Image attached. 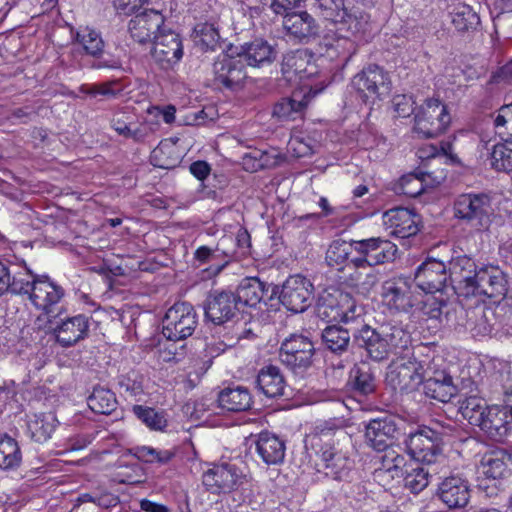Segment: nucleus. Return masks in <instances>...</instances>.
Returning a JSON list of instances; mask_svg holds the SVG:
<instances>
[{
  "instance_id": "nucleus-22",
  "label": "nucleus",
  "mask_w": 512,
  "mask_h": 512,
  "mask_svg": "<svg viewBox=\"0 0 512 512\" xmlns=\"http://www.w3.org/2000/svg\"><path fill=\"white\" fill-rule=\"evenodd\" d=\"M447 267L451 289L459 297L469 298L480 267L471 256L466 254L452 256L448 260Z\"/></svg>"
},
{
  "instance_id": "nucleus-18",
  "label": "nucleus",
  "mask_w": 512,
  "mask_h": 512,
  "mask_svg": "<svg viewBox=\"0 0 512 512\" xmlns=\"http://www.w3.org/2000/svg\"><path fill=\"white\" fill-rule=\"evenodd\" d=\"M314 286L302 276L293 275L286 279L279 294L280 303L293 313H303L312 303Z\"/></svg>"
},
{
  "instance_id": "nucleus-41",
  "label": "nucleus",
  "mask_w": 512,
  "mask_h": 512,
  "mask_svg": "<svg viewBox=\"0 0 512 512\" xmlns=\"http://www.w3.org/2000/svg\"><path fill=\"white\" fill-rule=\"evenodd\" d=\"M246 7L251 18L260 17L269 7L276 15L286 17L292 14L295 8L300 6L302 0H237Z\"/></svg>"
},
{
  "instance_id": "nucleus-28",
  "label": "nucleus",
  "mask_w": 512,
  "mask_h": 512,
  "mask_svg": "<svg viewBox=\"0 0 512 512\" xmlns=\"http://www.w3.org/2000/svg\"><path fill=\"white\" fill-rule=\"evenodd\" d=\"M283 27L290 37L301 44H309L320 38L322 30L317 20L307 11L286 15Z\"/></svg>"
},
{
  "instance_id": "nucleus-31",
  "label": "nucleus",
  "mask_w": 512,
  "mask_h": 512,
  "mask_svg": "<svg viewBox=\"0 0 512 512\" xmlns=\"http://www.w3.org/2000/svg\"><path fill=\"white\" fill-rule=\"evenodd\" d=\"M233 49L239 59L251 67L271 64L276 60L278 54L276 47L263 38H255Z\"/></svg>"
},
{
  "instance_id": "nucleus-8",
  "label": "nucleus",
  "mask_w": 512,
  "mask_h": 512,
  "mask_svg": "<svg viewBox=\"0 0 512 512\" xmlns=\"http://www.w3.org/2000/svg\"><path fill=\"white\" fill-rule=\"evenodd\" d=\"M450 122L447 105L438 98H427L416 109L413 131L425 139L435 138L445 132Z\"/></svg>"
},
{
  "instance_id": "nucleus-44",
  "label": "nucleus",
  "mask_w": 512,
  "mask_h": 512,
  "mask_svg": "<svg viewBox=\"0 0 512 512\" xmlns=\"http://www.w3.org/2000/svg\"><path fill=\"white\" fill-rule=\"evenodd\" d=\"M307 101L301 94H293L291 97L281 98L273 108V116L280 121H291L302 118Z\"/></svg>"
},
{
  "instance_id": "nucleus-45",
  "label": "nucleus",
  "mask_w": 512,
  "mask_h": 512,
  "mask_svg": "<svg viewBox=\"0 0 512 512\" xmlns=\"http://www.w3.org/2000/svg\"><path fill=\"white\" fill-rule=\"evenodd\" d=\"M153 166L161 169H174L182 160L181 153L175 143L161 141L150 156Z\"/></svg>"
},
{
  "instance_id": "nucleus-20",
  "label": "nucleus",
  "mask_w": 512,
  "mask_h": 512,
  "mask_svg": "<svg viewBox=\"0 0 512 512\" xmlns=\"http://www.w3.org/2000/svg\"><path fill=\"white\" fill-rule=\"evenodd\" d=\"M399 421L393 416L371 419L365 425L366 444L376 452H384L402 436Z\"/></svg>"
},
{
  "instance_id": "nucleus-46",
  "label": "nucleus",
  "mask_w": 512,
  "mask_h": 512,
  "mask_svg": "<svg viewBox=\"0 0 512 512\" xmlns=\"http://www.w3.org/2000/svg\"><path fill=\"white\" fill-rule=\"evenodd\" d=\"M347 34L348 35L336 37L324 36L323 38L325 54L331 59L334 57L340 58L343 64H346L350 60L356 50L354 41L350 39L352 35Z\"/></svg>"
},
{
  "instance_id": "nucleus-10",
  "label": "nucleus",
  "mask_w": 512,
  "mask_h": 512,
  "mask_svg": "<svg viewBox=\"0 0 512 512\" xmlns=\"http://www.w3.org/2000/svg\"><path fill=\"white\" fill-rule=\"evenodd\" d=\"M228 51L230 53L218 56L212 64V86L220 91L241 89L247 77L242 59L235 54L232 46Z\"/></svg>"
},
{
  "instance_id": "nucleus-33",
  "label": "nucleus",
  "mask_w": 512,
  "mask_h": 512,
  "mask_svg": "<svg viewBox=\"0 0 512 512\" xmlns=\"http://www.w3.org/2000/svg\"><path fill=\"white\" fill-rule=\"evenodd\" d=\"M164 16L156 10L150 9L135 15L128 25L131 37L140 44L151 41L164 25Z\"/></svg>"
},
{
  "instance_id": "nucleus-58",
  "label": "nucleus",
  "mask_w": 512,
  "mask_h": 512,
  "mask_svg": "<svg viewBox=\"0 0 512 512\" xmlns=\"http://www.w3.org/2000/svg\"><path fill=\"white\" fill-rule=\"evenodd\" d=\"M144 377L138 371L131 370L117 377V385L121 393L137 397L144 394Z\"/></svg>"
},
{
  "instance_id": "nucleus-29",
  "label": "nucleus",
  "mask_w": 512,
  "mask_h": 512,
  "mask_svg": "<svg viewBox=\"0 0 512 512\" xmlns=\"http://www.w3.org/2000/svg\"><path fill=\"white\" fill-rule=\"evenodd\" d=\"M444 293L438 297L427 299L424 305V313L431 320H436L440 326L456 329L459 323V315L463 313V308L456 301L445 298Z\"/></svg>"
},
{
  "instance_id": "nucleus-64",
  "label": "nucleus",
  "mask_w": 512,
  "mask_h": 512,
  "mask_svg": "<svg viewBox=\"0 0 512 512\" xmlns=\"http://www.w3.org/2000/svg\"><path fill=\"white\" fill-rule=\"evenodd\" d=\"M494 126L496 128H504L507 138L512 140V103L502 105L494 119Z\"/></svg>"
},
{
  "instance_id": "nucleus-16",
  "label": "nucleus",
  "mask_w": 512,
  "mask_h": 512,
  "mask_svg": "<svg viewBox=\"0 0 512 512\" xmlns=\"http://www.w3.org/2000/svg\"><path fill=\"white\" fill-rule=\"evenodd\" d=\"M424 394L437 401L447 403L457 394V386L446 369H441L435 360L426 361L422 372Z\"/></svg>"
},
{
  "instance_id": "nucleus-56",
  "label": "nucleus",
  "mask_w": 512,
  "mask_h": 512,
  "mask_svg": "<svg viewBox=\"0 0 512 512\" xmlns=\"http://www.w3.org/2000/svg\"><path fill=\"white\" fill-rule=\"evenodd\" d=\"M489 407L483 398L471 395L460 402L459 411L463 418L475 427Z\"/></svg>"
},
{
  "instance_id": "nucleus-15",
  "label": "nucleus",
  "mask_w": 512,
  "mask_h": 512,
  "mask_svg": "<svg viewBox=\"0 0 512 512\" xmlns=\"http://www.w3.org/2000/svg\"><path fill=\"white\" fill-rule=\"evenodd\" d=\"M205 319L214 325H224L233 321L241 309L230 289H212L203 303Z\"/></svg>"
},
{
  "instance_id": "nucleus-34",
  "label": "nucleus",
  "mask_w": 512,
  "mask_h": 512,
  "mask_svg": "<svg viewBox=\"0 0 512 512\" xmlns=\"http://www.w3.org/2000/svg\"><path fill=\"white\" fill-rule=\"evenodd\" d=\"M385 224L393 228V234L399 238H409L419 231V214L404 207H395L384 212Z\"/></svg>"
},
{
  "instance_id": "nucleus-42",
  "label": "nucleus",
  "mask_w": 512,
  "mask_h": 512,
  "mask_svg": "<svg viewBox=\"0 0 512 512\" xmlns=\"http://www.w3.org/2000/svg\"><path fill=\"white\" fill-rule=\"evenodd\" d=\"M264 281L258 277H246L240 281L235 291V298L241 311L245 307H256L263 300Z\"/></svg>"
},
{
  "instance_id": "nucleus-43",
  "label": "nucleus",
  "mask_w": 512,
  "mask_h": 512,
  "mask_svg": "<svg viewBox=\"0 0 512 512\" xmlns=\"http://www.w3.org/2000/svg\"><path fill=\"white\" fill-rule=\"evenodd\" d=\"M348 384L351 390L360 396L374 393L377 385L371 366L366 362L355 364L350 371Z\"/></svg>"
},
{
  "instance_id": "nucleus-38",
  "label": "nucleus",
  "mask_w": 512,
  "mask_h": 512,
  "mask_svg": "<svg viewBox=\"0 0 512 512\" xmlns=\"http://www.w3.org/2000/svg\"><path fill=\"white\" fill-rule=\"evenodd\" d=\"M257 454L267 465H277L283 462L285 457V441L269 431H262L255 441Z\"/></svg>"
},
{
  "instance_id": "nucleus-59",
  "label": "nucleus",
  "mask_w": 512,
  "mask_h": 512,
  "mask_svg": "<svg viewBox=\"0 0 512 512\" xmlns=\"http://www.w3.org/2000/svg\"><path fill=\"white\" fill-rule=\"evenodd\" d=\"M134 456L145 463L165 465L175 457V452L168 449L162 450L149 446H138L134 448Z\"/></svg>"
},
{
  "instance_id": "nucleus-37",
  "label": "nucleus",
  "mask_w": 512,
  "mask_h": 512,
  "mask_svg": "<svg viewBox=\"0 0 512 512\" xmlns=\"http://www.w3.org/2000/svg\"><path fill=\"white\" fill-rule=\"evenodd\" d=\"M511 464L512 454L503 448L485 452L480 460L483 475L493 480L508 477L511 473Z\"/></svg>"
},
{
  "instance_id": "nucleus-21",
  "label": "nucleus",
  "mask_w": 512,
  "mask_h": 512,
  "mask_svg": "<svg viewBox=\"0 0 512 512\" xmlns=\"http://www.w3.org/2000/svg\"><path fill=\"white\" fill-rule=\"evenodd\" d=\"M244 474L241 468L231 462L214 464L202 476L206 490L213 494L230 493L243 483Z\"/></svg>"
},
{
  "instance_id": "nucleus-17",
  "label": "nucleus",
  "mask_w": 512,
  "mask_h": 512,
  "mask_svg": "<svg viewBox=\"0 0 512 512\" xmlns=\"http://www.w3.org/2000/svg\"><path fill=\"white\" fill-rule=\"evenodd\" d=\"M316 7L324 20L339 25L338 30L351 35L363 32L367 24L363 15L348 12L344 0H316Z\"/></svg>"
},
{
  "instance_id": "nucleus-62",
  "label": "nucleus",
  "mask_w": 512,
  "mask_h": 512,
  "mask_svg": "<svg viewBox=\"0 0 512 512\" xmlns=\"http://www.w3.org/2000/svg\"><path fill=\"white\" fill-rule=\"evenodd\" d=\"M308 55L307 50H297L296 52L287 54L284 56L281 63V72L284 76L290 77V74L298 75L303 72V69H299L295 66V62H304Z\"/></svg>"
},
{
  "instance_id": "nucleus-50",
  "label": "nucleus",
  "mask_w": 512,
  "mask_h": 512,
  "mask_svg": "<svg viewBox=\"0 0 512 512\" xmlns=\"http://www.w3.org/2000/svg\"><path fill=\"white\" fill-rule=\"evenodd\" d=\"M57 424V419L52 413H41L35 415L33 420L28 422V431L32 440L43 443L51 438Z\"/></svg>"
},
{
  "instance_id": "nucleus-24",
  "label": "nucleus",
  "mask_w": 512,
  "mask_h": 512,
  "mask_svg": "<svg viewBox=\"0 0 512 512\" xmlns=\"http://www.w3.org/2000/svg\"><path fill=\"white\" fill-rule=\"evenodd\" d=\"M506 313L484 307L472 311L468 319L469 330L473 337H502L512 335V326L503 323Z\"/></svg>"
},
{
  "instance_id": "nucleus-26",
  "label": "nucleus",
  "mask_w": 512,
  "mask_h": 512,
  "mask_svg": "<svg viewBox=\"0 0 512 512\" xmlns=\"http://www.w3.org/2000/svg\"><path fill=\"white\" fill-rule=\"evenodd\" d=\"M469 481L461 474H451L441 479L435 496L449 509H461L470 499Z\"/></svg>"
},
{
  "instance_id": "nucleus-54",
  "label": "nucleus",
  "mask_w": 512,
  "mask_h": 512,
  "mask_svg": "<svg viewBox=\"0 0 512 512\" xmlns=\"http://www.w3.org/2000/svg\"><path fill=\"white\" fill-rule=\"evenodd\" d=\"M132 412L151 430L162 431L168 424L166 413L163 410H156L144 405H134Z\"/></svg>"
},
{
  "instance_id": "nucleus-11",
  "label": "nucleus",
  "mask_w": 512,
  "mask_h": 512,
  "mask_svg": "<svg viewBox=\"0 0 512 512\" xmlns=\"http://www.w3.org/2000/svg\"><path fill=\"white\" fill-rule=\"evenodd\" d=\"M71 40L73 44L81 46L83 54L92 59L79 65L90 69H118L121 64L114 58H103L105 41L101 33L88 26L80 27L78 30L71 29Z\"/></svg>"
},
{
  "instance_id": "nucleus-3",
  "label": "nucleus",
  "mask_w": 512,
  "mask_h": 512,
  "mask_svg": "<svg viewBox=\"0 0 512 512\" xmlns=\"http://www.w3.org/2000/svg\"><path fill=\"white\" fill-rule=\"evenodd\" d=\"M316 315L327 323L341 322L348 325L362 322V308L353 296L334 287L324 289L318 295Z\"/></svg>"
},
{
  "instance_id": "nucleus-9",
  "label": "nucleus",
  "mask_w": 512,
  "mask_h": 512,
  "mask_svg": "<svg viewBox=\"0 0 512 512\" xmlns=\"http://www.w3.org/2000/svg\"><path fill=\"white\" fill-rule=\"evenodd\" d=\"M197 326V312L188 302H176L162 318V334L170 341H182L189 338Z\"/></svg>"
},
{
  "instance_id": "nucleus-47",
  "label": "nucleus",
  "mask_w": 512,
  "mask_h": 512,
  "mask_svg": "<svg viewBox=\"0 0 512 512\" xmlns=\"http://www.w3.org/2000/svg\"><path fill=\"white\" fill-rule=\"evenodd\" d=\"M87 404L94 413L109 415L116 410L118 401L112 390L95 386L87 398Z\"/></svg>"
},
{
  "instance_id": "nucleus-32",
  "label": "nucleus",
  "mask_w": 512,
  "mask_h": 512,
  "mask_svg": "<svg viewBox=\"0 0 512 512\" xmlns=\"http://www.w3.org/2000/svg\"><path fill=\"white\" fill-rule=\"evenodd\" d=\"M354 251L364 254L370 260V266L381 265L394 261L398 251L397 246L389 240L372 237L363 240H352Z\"/></svg>"
},
{
  "instance_id": "nucleus-14",
  "label": "nucleus",
  "mask_w": 512,
  "mask_h": 512,
  "mask_svg": "<svg viewBox=\"0 0 512 512\" xmlns=\"http://www.w3.org/2000/svg\"><path fill=\"white\" fill-rule=\"evenodd\" d=\"M90 319L84 314L64 318L60 316L55 318L54 321L47 322L49 326L48 333L54 337L55 342L61 347H72L89 336Z\"/></svg>"
},
{
  "instance_id": "nucleus-48",
  "label": "nucleus",
  "mask_w": 512,
  "mask_h": 512,
  "mask_svg": "<svg viewBox=\"0 0 512 512\" xmlns=\"http://www.w3.org/2000/svg\"><path fill=\"white\" fill-rule=\"evenodd\" d=\"M231 257L232 253L220 248V243L215 248L201 246L194 253L195 260L201 265L210 264V269H214L216 273L227 266Z\"/></svg>"
},
{
  "instance_id": "nucleus-63",
  "label": "nucleus",
  "mask_w": 512,
  "mask_h": 512,
  "mask_svg": "<svg viewBox=\"0 0 512 512\" xmlns=\"http://www.w3.org/2000/svg\"><path fill=\"white\" fill-rule=\"evenodd\" d=\"M119 85V80H111L107 82H103L100 84H94L91 86H82L81 90L82 92H85L86 94L95 97L97 95H103L108 97H116L120 91L121 88L114 89L115 86Z\"/></svg>"
},
{
  "instance_id": "nucleus-36",
  "label": "nucleus",
  "mask_w": 512,
  "mask_h": 512,
  "mask_svg": "<svg viewBox=\"0 0 512 512\" xmlns=\"http://www.w3.org/2000/svg\"><path fill=\"white\" fill-rule=\"evenodd\" d=\"M21 267L17 264H5L0 261V296L10 293L20 295L27 291L30 269L23 262Z\"/></svg>"
},
{
  "instance_id": "nucleus-55",
  "label": "nucleus",
  "mask_w": 512,
  "mask_h": 512,
  "mask_svg": "<svg viewBox=\"0 0 512 512\" xmlns=\"http://www.w3.org/2000/svg\"><path fill=\"white\" fill-rule=\"evenodd\" d=\"M402 475L404 487L413 494H419L429 484V472L419 464L415 467L405 464Z\"/></svg>"
},
{
  "instance_id": "nucleus-53",
  "label": "nucleus",
  "mask_w": 512,
  "mask_h": 512,
  "mask_svg": "<svg viewBox=\"0 0 512 512\" xmlns=\"http://www.w3.org/2000/svg\"><path fill=\"white\" fill-rule=\"evenodd\" d=\"M490 164L497 172L512 173V140L510 138L493 146Z\"/></svg>"
},
{
  "instance_id": "nucleus-57",
  "label": "nucleus",
  "mask_w": 512,
  "mask_h": 512,
  "mask_svg": "<svg viewBox=\"0 0 512 512\" xmlns=\"http://www.w3.org/2000/svg\"><path fill=\"white\" fill-rule=\"evenodd\" d=\"M195 42L202 51H214L220 46L218 30L210 23H199L194 28Z\"/></svg>"
},
{
  "instance_id": "nucleus-7",
  "label": "nucleus",
  "mask_w": 512,
  "mask_h": 512,
  "mask_svg": "<svg viewBox=\"0 0 512 512\" xmlns=\"http://www.w3.org/2000/svg\"><path fill=\"white\" fill-rule=\"evenodd\" d=\"M443 433L428 426H419L404 439L407 453L418 463L430 465L443 456Z\"/></svg>"
},
{
  "instance_id": "nucleus-19",
  "label": "nucleus",
  "mask_w": 512,
  "mask_h": 512,
  "mask_svg": "<svg viewBox=\"0 0 512 512\" xmlns=\"http://www.w3.org/2000/svg\"><path fill=\"white\" fill-rule=\"evenodd\" d=\"M414 281L425 293H444L450 286L447 264L442 259L427 256L416 268Z\"/></svg>"
},
{
  "instance_id": "nucleus-61",
  "label": "nucleus",
  "mask_w": 512,
  "mask_h": 512,
  "mask_svg": "<svg viewBox=\"0 0 512 512\" xmlns=\"http://www.w3.org/2000/svg\"><path fill=\"white\" fill-rule=\"evenodd\" d=\"M112 128L126 139H132L135 142H141L149 135V129L143 124H127L121 120H112Z\"/></svg>"
},
{
  "instance_id": "nucleus-12",
  "label": "nucleus",
  "mask_w": 512,
  "mask_h": 512,
  "mask_svg": "<svg viewBox=\"0 0 512 512\" xmlns=\"http://www.w3.org/2000/svg\"><path fill=\"white\" fill-rule=\"evenodd\" d=\"M390 83L384 68L370 64L352 78L351 87L364 104H374L376 99L389 92Z\"/></svg>"
},
{
  "instance_id": "nucleus-5",
  "label": "nucleus",
  "mask_w": 512,
  "mask_h": 512,
  "mask_svg": "<svg viewBox=\"0 0 512 512\" xmlns=\"http://www.w3.org/2000/svg\"><path fill=\"white\" fill-rule=\"evenodd\" d=\"M316 348L310 337L292 333L281 342L278 357L295 376L304 377L314 366Z\"/></svg>"
},
{
  "instance_id": "nucleus-30",
  "label": "nucleus",
  "mask_w": 512,
  "mask_h": 512,
  "mask_svg": "<svg viewBox=\"0 0 512 512\" xmlns=\"http://www.w3.org/2000/svg\"><path fill=\"white\" fill-rule=\"evenodd\" d=\"M153 58L161 64H174L183 56V46L180 35L172 30H164L153 37Z\"/></svg>"
},
{
  "instance_id": "nucleus-40",
  "label": "nucleus",
  "mask_w": 512,
  "mask_h": 512,
  "mask_svg": "<svg viewBox=\"0 0 512 512\" xmlns=\"http://www.w3.org/2000/svg\"><path fill=\"white\" fill-rule=\"evenodd\" d=\"M219 407L228 412H244L251 409L253 399L250 390L244 386L227 387L217 398Z\"/></svg>"
},
{
  "instance_id": "nucleus-1",
  "label": "nucleus",
  "mask_w": 512,
  "mask_h": 512,
  "mask_svg": "<svg viewBox=\"0 0 512 512\" xmlns=\"http://www.w3.org/2000/svg\"><path fill=\"white\" fill-rule=\"evenodd\" d=\"M304 445L317 473L336 482H347L355 468L346 433L328 422L306 435Z\"/></svg>"
},
{
  "instance_id": "nucleus-6",
  "label": "nucleus",
  "mask_w": 512,
  "mask_h": 512,
  "mask_svg": "<svg viewBox=\"0 0 512 512\" xmlns=\"http://www.w3.org/2000/svg\"><path fill=\"white\" fill-rule=\"evenodd\" d=\"M454 217L477 230H485L491 224L492 199L484 192L463 193L453 202Z\"/></svg>"
},
{
  "instance_id": "nucleus-23",
  "label": "nucleus",
  "mask_w": 512,
  "mask_h": 512,
  "mask_svg": "<svg viewBox=\"0 0 512 512\" xmlns=\"http://www.w3.org/2000/svg\"><path fill=\"white\" fill-rule=\"evenodd\" d=\"M425 363L426 360L419 361L415 357L396 362L390 367L386 380L394 390L404 393L416 391L423 382L422 372Z\"/></svg>"
},
{
  "instance_id": "nucleus-4",
  "label": "nucleus",
  "mask_w": 512,
  "mask_h": 512,
  "mask_svg": "<svg viewBox=\"0 0 512 512\" xmlns=\"http://www.w3.org/2000/svg\"><path fill=\"white\" fill-rule=\"evenodd\" d=\"M27 285V291L20 296H28L33 306L47 317V322L67 312L66 307L58 306L65 296L64 288L53 282L48 275H39L30 270Z\"/></svg>"
},
{
  "instance_id": "nucleus-49",
  "label": "nucleus",
  "mask_w": 512,
  "mask_h": 512,
  "mask_svg": "<svg viewBox=\"0 0 512 512\" xmlns=\"http://www.w3.org/2000/svg\"><path fill=\"white\" fill-rule=\"evenodd\" d=\"M352 250H354L352 241L347 242L343 239H335L328 246L325 262L330 268L341 272L349 262Z\"/></svg>"
},
{
  "instance_id": "nucleus-25",
  "label": "nucleus",
  "mask_w": 512,
  "mask_h": 512,
  "mask_svg": "<svg viewBox=\"0 0 512 512\" xmlns=\"http://www.w3.org/2000/svg\"><path fill=\"white\" fill-rule=\"evenodd\" d=\"M383 303L397 312H409L415 306V296L408 278L395 276L385 280L381 285Z\"/></svg>"
},
{
  "instance_id": "nucleus-52",
  "label": "nucleus",
  "mask_w": 512,
  "mask_h": 512,
  "mask_svg": "<svg viewBox=\"0 0 512 512\" xmlns=\"http://www.w3.org/2000/svg\"><path fill=\"white\" fill-rule=\"evenodd\" d=\"M426 176H430V173L420 171L405 174L394 185L393 190L398 195L415 198L424 192Z\"/></svg>"
},
{
  "instance_id": "nucleus-51",
  "label": "nucleus",
  "mask_w": 512,
  "mask_h": 512,
  "mask_svg": "<svg viewBox=\"0 0 512 512\" xmlns=\"http://www.w3.org/2000/svg\"><path fill=\"white\" fill-rule=\"evenodd\" d=\"M22 462V453L18 442L7 434L0 435V468L14 470Z\"/></svg>"
},
{
  "instance_id": "nucleus-13",
  "label": "nucleus",
  "mask_w": 512,
  "mask_h": 512,
  "mask_svg": "<svg viewBox=\"0 0 512 512\" xmlns=\"http://www.w3.org/2000/svg\"><path fill=\"white\" fill-rule=\"evenodd\" d=\"M509 290V276L498 265L487 264L479 268L470 297L485 296L494 302L503 300Z\"/></svg>"
},
{
  "instance_id": "nucleus-39",
  "label": "nucleus",
  "mask_w": 512,
  "mask_h": 512,
  "mask_svg": "<svg viewBox=\"0 0 512 512\" xmlns=\"http://www.w3.org/2000/svg\"><path fill=\"white\" fill-rule=\"evenodd\" d=\"M352 329L339 324L327 325L321 331V341L324 348L338 356L348 353L350 347L354 346L351 340Z\"/></svg>"
},
{
  "instance_id": "nucleus-27",
  "label": "nucleus",
  "mask_w": 512,
  "mask_h": 512,
  "mask_svg": "<svg viewBox=\"0 0 512 512\" xmlns=\"http://www.w3.org/2000/svg\"><path fill=\"white\" fill-rule=\"evenodd\" d=\"M475 427L489 440L503 443L512 432V421L500 405H490Z\"/></svg>"
},
{
  "instance_id": "nucleus-35",
  "label": "nucleus",
  "mask_w": 512,
  "mask_h": 512,
  "mask_svg": "<svg viewBox=\"0 0 512 512\" xmlns=\"http://www.w3.org/2000/svg\"><path fill=\"white\" fill-rule=\"evenodd\" d=\"M257 391L267 398H280L285 395L286 379L281 369L273 364L263 366L254 381Z\"/></svg>"
},
{
  "instance_id": "nucleus-60",
  "label": "nucleus",
  "mask_w": 512,
  "mask_h": 512,
  "mask_svg": "<svg viewBox=\"0 0 512 512\" xmlns=\"http://www.w3.org/2000/svg\"><path fill=\"white\" fill-rule=\"evenodd\" d=\"M479 23V16L468 5L458 6L455 12L452 14V24L460 32L473 29Z\"/></svg>"
},
{
  "instance_id": "nucleus-2",
  "label": "nucleus",
  "mask_w": 512,
  "mask_h": 512,
  "mask_svg": "<svg viewBox=\"0 0 512 512\" xmlns=\"http://www.w3.org/2000/svg\"><path fill=\"white\" fill-rule=\"evenodd\" d=\"M357 324L361 325L352 329V343L375 362L388 359L393 349L406 348L410 341L409 334L401 327L392 326L386 331L385 328H373L363 321Z\"/></svg>"
}]
</instances>
